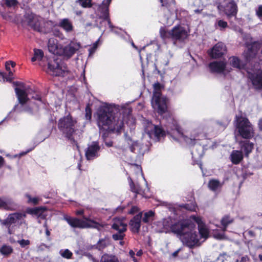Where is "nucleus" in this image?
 <instances>
[{"label":"nucleus","instance_id":"obj_1","mask_svg":"<svg viewBox=\"0 0 262 262\" xmlns=\"http://www.w3.org/2000/svg\"><path fill=\"white\" fill-rule=\"evenodd\" d=\"M113 108L107 105L100 106L97 111V122L100 130L103 132L120 133L124 125L123 117L120 114L114 116Z\"/></svg>","mask_w":262,"mask_h":262},{"label":"nucleus","instance_id":"obj_2","mask_svg":"<svg viewBox=\"0 0 262 262\" xmlns=\"http://www.w3.org/2000/svg\"><path fill=\"white\" fill-rule=\"evenodd\" d=\"M171 229L186 246L193 248L200 246V235L197 234L195 224L192 221L187 220L176 223Z\"/></svg>","mask_w":262,"mask_h":262},{"label":"nucleus","instance_id":"obj_3","mask_svg":"<svg viewBox=\"0 0 262 262\" xmlns=\"http://www.w3.org/2000/svg\"><path fill=\"white\" fill-rule=\"evenodd\" d=\"M233 124L236 138L238 136L245 139H250L254 137V132L252 123L241 111L236 114Z\"/></svg>","mask_w":262,"mask_h":262},{"label":"nucleus","instance_id":"obj_4","mask_svg":"<svg viewBox=\"0 0 262 262\" xmlns=\"http://www.w3.org/2000/svg\"><path fill=\"white\" fill-rule=\"evenodd\" d=\"M58 127L66 138L75 142L77 127L76 119L74 118L70 114H68L59 120Z\"/></svg>","mask_w":262,"mask_h":262},{"label":"nucleus","instance_id":"obj_5","mask_svg":"<svg viewBox=\"0 0 262 262\" xmlns=\"http://www.w3.org/2000/svg\"><path fill=\"white\" fill-rule=\"evenodd\" d=\"M143 126L144 133L143 138L148 141V139H152L155 142L159 141L161 137L165 136V132L158 125L153 124L148 120H144Z\"/></svg>","mask_w":262,"mask_h":262},{"label":"nucleus","instance_id":"obj_6","mask_svg":"<svg viewBox=\"0 0 262 262\" xmlns=\"http://www.w3.org/2000/svg\"><path fill=\"white\" fill-rule=\"evenodd\" d=\"M154 94L151 100V104L153 108L157 110L159 114L165 112L167 109L166 99L161 95V85L159 83L154 85Z\"/></svg>","mask_w":262,"mask_h":262},{"label":"nucleus","instance_id":"obj_7","mask_svg":"<svg viewBox=\"0 0 262 262\" xmlns=\"http://www.w3.org/2000/svg\"><path fill=\"white\" fill-rule=\"evenodd\" d=\"M84 219L85 220H81L77 218L64 217V220L71 227L73 228H94L100 230L101 228L103 226V225H101L93 220H89L86 217H84Z\"/></svg>","mask_w":262,"mask_h":262},{"label":"nucleus","instance_id":"obj_8","mask_svg":"<svg viewBox=\"0 0 262 262\" xmlns=\"http://www.w3.org/2000/svg\"><path fill=\"white\" fill-rule=\"evenodd\" d=\"M68 70L66 64L57 59L48 62V67L47 72L55 76H63Z\"/></svg>","mask_w":262,"mask_h":262},{"label":"nucleus","instance_id":"obj_9","mask_svg":"<svg viewBox=\"0 0 262 262\" xmlns=\"http://www.w3.org/2000/svg\"><path fill=\"white\" fill-rule=\"evenodd\" d=\"M261 47L260 43L254 42L248 46V50L244 53L246 60L248 62H255L262 60L261 56L257 54Z\"/></svg>","mask_w":262,"mask_h":262},{"label":"nucleus","instance_id":"obj_10","mask_svg":"<svg viewBox=\"0 0 262 262\" xmlns=\"http://www.w3.org/2000/svg\"><path fill=\"white\" fill-rule=\"evenodd\" d=\"M248 77L256 89H262V69L259 64L256 68L247 71Z\"/></svg>","mask_w":262,"mask_h":262},{"label":"nucleus","instance_id":"obj_11","mask_svg":"<svg viewBox=\"0 0 262 262\" xmlns=\"http://www.w3.org/2000/svg\"><path fill=\"white\" fill-rule=\"evenodd\" d=\"M224 4H219L217 9L223 11L228 18L235 17L237 12V6L234 0H224Z\"/></svg>","mask_w":262,"mask_h":262},{"label":"nucleus","instance_id":"obj_12","mask_svg":"<svg viewBox=\"0 0 262 262\" xmlns=\"http://www.w3.org/2000/svg\"><path fill=\"white\" fill-rule=\"evenodd\" d=\"M24 21L34 30L41 32V23L42 21L41 17L33 13L27 12L24 16Z\"/></svg>","mask_w":262,"mask_h":262},{"label":"nucleus","instance_id":"obj_13","mask_svg":"<svg viewBox=\"0 0 262 262\" xmlns=\"http://www.w3.org/2000/svg\"><path fill=\"white\" fill-rule=\"evenodd\" d=\"M15 85L17 86L15 88L17 99L19 103L23 105L29 100L27 93L28 88L25 86L23 83L16 82Z\"/></svg>","mask_w":262,"mask_h":262},{"label":"nucleus","instance_id":"obj_14","mask_svg":"<svg viewBox=\"0 0 262 262\" xmlns=\"http://www.w3.org/2000/svg\"><path fill=\"white\" fill-rule=\"evenodd\" d=\"M81 47L79 42L71 41L68 45L61 46L60 55L68 58L71 57Z\"/></svg>","mask_w":262,"mask_h":262},{"label":"nucleus","instance_id":"obj_15","mask_svg":"<svg viewBox=\"0 0 262 262\" xmlns=\"http://www.w3.org/2000/svg\"><path fill=\"white\" fill-rule=\"evenodd\" d=\"M26 216V214L25 213L15 212L10 214L5 220L0 219V223L6 227H10L12 224L23 220Z\"/></svg>","mask_w":262,"mask_h":262},{"label":"nucleus","instance_id":"obj_16","mask_svg":"<svg viewBox=\"0 0 262 262\" xmlns=\"http://www.w3.org/2000/svg\"><path fill=\"white\" fill-rule=\"evenodd\" d=\"M172 39L175 41H183L187 38L188 32L186 30L181 27L177 26L172 29Z\"/></svg>","mask_w":262,"mask_h":262},{"label":"nucleus","instance_id":"obj_17","mask_svg":"<svg viewBox=\"0 0 262 262\" xmlns=\"http://www.w3.org/2000/svg\"><path fill=\"white\" fill-rule=\"evenodd\" d=\"M100 149L98 142H93L88 145L85 150V157L88 160H93L98 156V152Z\"/></svg>","mask_w":262,"mask_h":262},{"label":"nucleus","instance_id":"obj_18","mask_svg":"<svg viewBox=\"0 0 262 262\" xmlns=\"http://www.w3.org/2000/svg\"><path fill=\"white\" fill-rule=\"evenodd\" d=\"M226 50L225 45L222 42H219L209 51V54L212 58H217L224 55L226 52Z\"/></svg>","mask_w":262,"mask_h":262},{"label":"nucleus","instance_id":"obj_19","mask_svg":"<svg viewBox=\"0 0 262 262\" xmlns=\"http://www.w3.org/2000/svg\"><path fill=\"white\" fill-rule=\"evenodd\" d=\"M18 207V205L12 199L9 198H0V208L7 210L13 211Z\"/></svg>","mask_w":262,"mask_h":262},{"label":"nucleus","instance_id":"obj_20","mask_svg":"<svg viewBox=\"0 0 262 262\" xmlns=\"http://www.w3.org/2000/svg\"><path fill=\"white\" fill-rule=\"evenodd\" d=\"M191 218L198 224V230L201 236L206 238L208 237V231L205 224L202 222L201 219L195 216H192Z\"/></svg>","mask_w":262,"mask_h":262},{"label":"nucleus","instance_id":"obj_21","mask_svg":"<svg viewBox=\"0 0 262 262\" xmlns=\"http://www.w3.org/2000/svg\"><path fill=\"white\" fill-rule=\"evenodd\" d=\"M142 217V213L140 212L132 219L129 222L131 230L133 232L138 233L141 226V221Z\"/></svg>","mask_w":262,"mask_h":262},{"label":"nucleus","instance_id":"obj_22","mask_svg":"<svg viewBox=\"0 0 262 262\" xmlns=\"http://www.w3.org/2000/svg\"><path fill=\"white\" fill-rule=\"evenodd\" d=\"M112 228L116 231H126L127 224L124 223V219L115 218L113 220Z\"/></svg>","mask_w":262,"mask_h":262},{"label":"nucleus","instance_id":"obj_23","mask_svg":"<svg viewBox=\"0 0 262 262\" xmlns=\"http://www.w3.org/2000/svg\"><path fill=\"white\" fill-rule=\"evenodd\" d=\"M111 0H104L103 1L102 5L99 6L101 12L103 13V16L106 20H108V23L110 28L113 26L111 24L110 19L108 18V6L111 3Z\"/></svg>","mask_w":262,"mask_h":262},{"label":"nucleus","instance_id":"obj_24","mask_svg":"<svg viewBox=\"0 0 262 262\" xmlns=\"http://www.w3.org/2000/svg\"><path fill=\"white\" fill-rule=\"evenodd\" d=\"M226 64L223 61H214L209 64L210 70L212 72L221 73L225 69Z\"/></svg>","mask_w":262,"mask_h":262},{"label":"nucleus","instance_id":"obj_25","mask_svg":"<svg viewBox=\"0 0 262 262\" xmlns=\"http://www.w3.org/2000/svg\"><path fill=\"white\" fill-rule=\"evenodd\" d=\"M239 144L241 147V150L245 153V156L248 157L249 154L252 151L254 148V144L249 141H241Z\"/></svg>","mask_w":262,"mask_h":262},{"label":"nucleus","instance_id":"obj_26","mask_svg":"<svg viewBox=\"0 0 262 262\" xmlns=\"http://www.w3.org/2000/svg\"><path fill=\"white\" fill-rule=\"evenodd\" d=\"M61 46L56 45L54 39L50 38L48 41V49L50 52L53 54L60 55Z\"/></svg>","mask_w":262,"mask_h":262},{"label":"nucleus","instance_id":"obj_27","mask_svg":"<svg viewBox=\"0 0 262 262\" xmlns=\"http://www.w3.org/2000/svg\"><path fill=\"white\" fill-rule=\"evenodd\" d=\"M229 64L233 68L242 70L245 68V64L239 58L232 56L229 59Z\"/></svg>","mask_w":262,"mask_h":262},{"label":"nucleus","instance_id":"obj_28","mask_svg":"<svg viewBox=\"0 0 262 262\" xmlns=\"http://www.w3.org/2000/svg\"><path fill=\"white\" fill-rule=\"evenodd\" d=\"M243 158V156L242 151L234 150L231 154V160L233 164H238Z\"/></svg>","mask_w":262,"mask_h":262},{"label":"nucleus","instance_id":"obj_29","mask_svg":"<svg viewBox=\"0 0 262 262\" xmlns=\"http://www.w3.org/2000/svg\"><path fill=\"white\" fill-rule=\"evenodd\" d=\"M59 26L67 32H71L73 30L72 23L67 18L62 19L59 23Z\"/></svg>","mask_w":262,"mask_h":262},{"label":"nucleus","instance_id":"obj_30","mask_svg":"<svg viewBox=\"0 0 262 262\" xmlns=\"http://www.w3.org/2000/svg\"><path fill=\"white\" fill-rule=\"evenodd\" d=\"M191 154L192 155V157L194 158L197 159L201 158L203 154L202 147L200 145H197L192 149Z\"/></svg>","mask_w":262,"mask_h":262},{"label":"nucleus","instance_id":"obj_31","mask_svg":"<svg viewBox=\"0 0 262 262\" xmlns=\"http://www.w3.org/2000/svg\"><path fill=\"white\" fill-rule=\"evenodd\" d=\"M233 221L234 219L229 215H227L224 216L221 220V224L223 227L222 230L224 232L226 231L227 226L232 224Z\"/></svg>","mask_w":262,"mask_h":262},{"label":"nucleus","instance_id":"obj_32","mask_svg":"<svg viewBox=\"0 0 262 262\" xmlns=\"http://www.w3.org/2000/svg\"><path fill=\"white\" fill-rule=\"evenodd\" d=\"M222 184L220 182L216 180H211L208 183L209 188L215 191L222 187Z\"/></svg>","mask_w":262,"mask_h":262},{"label":"nucleus","instance_id":"obj_33","mask_svg":"<svg viewBox=\"0 0 262 262\" xmlns=\"http://www.w3.org/2000/svg\"><path fill=\"white\" fill-rule=\"evenodd\" d=\"M43 51L40 49H34V56L31 58V61L34 62L36 60H41L43 57Z\"/></svg>","mask_w":262,"mask_h":262},{"label":"nucleus","instance_id":"obj_34","mask_svg":"<svg viewBox=\"0 0 262 262\" xmlns=\"http://www.w3.org/2000/svg\"><path fill=\"white\" fill-rule=\"evenodd\" d=\"M12 252L13 249L10 246L4 245L0 248L1 253L5 256H9Z\"/></svg>","mask_w":262,"mask_h":262},{"label":"nucleus","instance_id":"obj_35","mask_svg":"<svg viewBox=\"0 0 262 262\" xmlns=\"http://www.w3.org/2000/svg\"><path fill=\"white\" fill-rule=\"evenodd\" d=\"M125 141L129 146V149L132 152H135L136 147L138 146L137 142L133 141L129 136L125 137Z\"/></svg>","mask_w":262,"mask_h":262},{"label":"nucleus","instance_id":"obj_36","mask_svg":"<svg viewBox=\"0 0 262 262\" xmlns=\"http://www.w3.org/2000/svg\"><path fill=\"white\" fill-rule=\"evenodd\" d=\"M154 212L151 210L144 213L142 219L143 221L145 223H148L151 222L154 220Z\"/></svg>","mask_w":262,"mask_h":262},{"label":"nucleus","instance_id":"obj_37","mask_svg":"<svg viewBox=\"0 0 262 262\" xmlns=\"http://www.w3.org/2000/svg\"><path fill=\"white\" fill-rule=\"evenodd\" d=\"M100 262H118V260L115 256L105 254L102 256Z\"/></svg>","mask_w":262,"mask_h":262},{"label":"nucleus","instance_id":"obj_38","mask_svg":"<svg viewBox=\"0 0 262 262\" xmlns=\"http://www.w3.org/2000/svg\"><path fill=\"white\" fill-rule=\"evenodd\" d=\"M172 30L168 31L161 28L160 30L161 37L163 39L171 38L172 39Z\"/></svg>","mask_w":262,"mask_h":262},{"label":"nucleus","instance_id":"obj_39","mask_svg":"<svg viewBox=\"0 0 262 262\" xmlns=\"http://www.w3.org/2000/svg\"><path fill=\"white\" fill-rule=\"evenodd\" d=\"M163 229L161 231V232L167 233L170 231H171V227L172 225H170L169 220H165L163 221ZM174 224H173V225Z\"/></svg>","mask_w":262,"mask_h":262},{"label":"nucleus","instance_id":"obj_40","mask_svg":"<svg viewBox=\"0 0 262 262\" xmlns=\"http://www.w3.org/2000/svg\"><path fill=\"white\" fill-rule=\"evenodd\" d=\"M124 232L125 231H118L117 233L112 235L113 238L115 241L123 239L125 236Z\"/></svg>","mask_w":262,"mask_h":262},{"label":"nucleus","instance_id":"obj_41","mask_svg":"<svg viewBox=\"0 0 262 262\" xmlns=\"http://www.w3.org/2000/svg\"><path fill=\"white\" fill-rule=\"evenodd\" d=\"M76 2L78 3L83 8L91 7L92 6L91 0H77Z\"/></svg>","mask_w":262,"mask_h":262},{"label":"nucleus","instance_id":"obj_42","mask_svg":"<svg viewBox=\"0 0 262 262\" xmlns=\"http://www.w3.org/2000/svg\"><path fill=\"white\" fill-rule=\"evenodd\" d=\"M102 138L103 139V141L105 143V144L107 147H111L113 146V142L111 140L107 139V134H106V132L102 133Z\"/></svg>","mask_w":262,"mask_h":262},{"label":"nucleus","instance_id":"obj_43","mask_svg":"<svg viewBox=\"0 0 262 262\" xmlns=\"http://www.w3.org/2000/svg\"><path fill=\"white\" fill-rule=\"evenodd\" d=\"M130 187L131 190L133 192L137 193H141V189L140 188L138 185H135L132 180H130Z\"/></svg>","mask_w":262,"mask_h":262},{"label":"nucleus","instance_id":"obj_44","mask_svg":"<svg viewBox=\"0 0 262 262\" xmlns=\"http://www.w3.org/2000/svg\"><path fill=\"white\" fill-rule=\"evenodd\" d=\"M60 255L64 258H70L72 256V253L68 249H66L63 251H60Z\"/></svg>","mask_w":262,"mask_h":262},{"label":"nucleus","instance_id":"obj_45","mask_svg":"<svg viewBox=\"0 0 262 262\" xmlns=\"http://www.w3.org/2000/svg\"><path fill=\"white\" fill-rule=\"evenodd\" d=\"M108 244V242L105 239H101L97 243V248L99 250L103 249Z\"/></svg>","mask_w":262,"mask_h":262},{"label":"nucleus","instance_id":"obj_46","mask_svg":"<svg viewBox=\"0 0 262 262\" xmlns=\"http://www.w3.org/2000/svg\"><path fill=\"white\" fill-rule=\"evenodd\" d=\"M5 5L8 7H14L17 5V0H3Z\"/></svg>","mask_w":262,"mask_h":262},{"label":"nucleus","instance_id":"obj_47","mask_svg":"<svg viewBox=\"0 0 262 262\" xmlns=\"http://www.w3.org/2000/svg\"><path fill=\"white\" fill-rule=\"evenodd\" d=\"M26 196L28 198V203H32L33 204H36L38 203V199L37 198H32L31 195L29 194H26Z\"/></svg>","mask_w":262,"mask_h":262},{"label":"nucleus","instance_id":"obj_48","mask_svg":"<svg viewBox=\"0 0 262 262\" xmlns=\"http://www.w3.org/2000/svg\"><path fill=\"white\" fill-rule=\"evenodd\" d=\"M45 209L43 208H36L33 210H32L31 213L32 214H34L35 215H38L39 216H41V214L44 211Z\"/></svg>","mask_w":262,"mask_h":262},{"label":"nucleus","instance_id":"obj_49","mask_svg":"<svg viewBox=\"0 0 262 262\" xmlns=\"http://www.w3.org/2000/svg\"><path fill=\"white\" fill-rule=\"evenodd\" d=\"M163 7H168L174 3L173 0H160Z\"/></svg>","mask_w":262,"mask_h":262},{"label":"nucleus","instance_id":"obj_50","mask_svg":"<svg viewBox=\"0 0 262 262\" xmlns=\"http://www.w3.org/2000/svg\"><path fill=\"white\" fill-rule=\"evenodd\" d=\"M98 41H99V40H98L97 41L93 43V46L91 48L89 49V51L90 55L93 54L95 52L96 49L98 47Z\"/></svg>","mask_w":262,"mask_h":262},{"label":"nucleus","instance_id":"obj_51","mask_svg":"<svg viewBox=\"0 0 262 262\" xmlns=\"http://www.w3.org/2000/svg\"><path fill=\"white\" fill-rule=\"evenodd\" d=\"M256 14L257 17L262 20V6H259L256 9Z\"/></svg>","mask_w":262,"mask_h":262},{"label":"nucleus","instance_id":"obj_52","mask_svg":"<svg viewBox=\"0 0 262 262\" xmlns=\"http://www.w3.org/2000/svg\"><path fill=\"white\" fill-rule=\"evenodd\" d=\"M17 242L19 244L21 247H25L30 244V241L29 240L21 239L18 241Z\"/></svg>","mask_w":262,"mask_h":262},{"label":"nucleus","instance_id":"obj_53","mask_svg":"<svg viewBox=\"0 0 262 262\" xmlns=\"http://www.w3.org/2000/svg\"><path fill=\"white\" fill-rule=\"evenodd\" d=\"M217 25L221 28H225L227 27V23L226 21L223 20H220L217 21Z\"/></svg>","mask_w":262,"mask_h":262},{"label":"nucleus","instance_id":"obj_54","mask_svg":"<svg viewBox=\"0 0 262 262\" xmlns=\"http://www.w3.org/2000/svg\"><path fill=\"white\" fill-rule=\"evenodd\" d=\"M213 236L219 239H223L225 238V235L224 233H216L213 235Z\"/></svg>","mask_w":262,"mask_h":262},{"label":"nucleus","instance_id":"obj_55","mask_svg":"<svg viewBox=\"0 0 262 262\" xmlns=\"http://www.w3.org/2000/svg\"><path fill=\"white\" fill-rule=\"evenodd\" d=\"M226 255V253H223L221 254L219 257L217 259V260L219 262H224L225 259V256Z\"/></svg>","mask_w":262,"mask_h":262},{"label":"nucleus","instance_id":"obj_56","mask_svg":"<svg viewBox=\"0 0 262 262\" xmlns=\"http://www.w3.org/2000/svg\"><path fill=\"white\" fill-rule=\"evenodd\" d=\"M138 211V208L136 206H133L131 208L130 210L129 211V213L130 214H134L136 212H137Z\"/></svg>","mask_w":262,"mask_h":262},{"label":"nucleus","instance_id":"obj_57","mask_svg":"<svg viewBox=\"0 0 262 262\" xmlns=\"http://www.w3.org/2000/svg\"><path fill=\"white\" fill-rule=\"evenodd\" d=\"M85 111H86V114H85L86 118L88 119H91V112H90L89 108H88V107H86L85 109Z\"/></svg>","mask_w":262,"mask_h":262},{"label":"nucleus","instance_id":"obj_58","mask_svg":"<svg viewBox=\"0 0 262 262\" xmlns=\"http://www.w3.org/2000/svg\"><path fill=\"white\" fill-rule=\"evenodd\" d=\"M194 139H192L191 138H188L186 140V141L187 142V143L190 144H194Z\"/></svg>","mask_w":262,"mask_h":262},{"label":"nucleus","instance_id":"obj_59","mask_svg":"<svg viewBox=\"0 0 262 262\" xmlns=\"http://www.w3.org/2000/svg\"><path fill=\"white\" fill-rule=\"evenodd\" d=\"M5 67H6V69L7 70V71H9V74H11V72L10 71V68L9 67V62H6Z\"/></svg>","mask_w":262,"mask_h":262},{"label":"nucleus","instance_id":"obj_60","mask_svg":"<svg viewBox=\"0 0 262 262\" xmlns=\"http://www.w3.org/2000/svg\"><path fill=\"white\" fill-rule=\"evenodd\" d=\"M249 260V258L247 256L242 257L239 262H247Z\"/></svg>","mask_w":262,"mask_h":262},{"label":"nucleus","instance_id":"obj_61","mask_svg":"<svg viewBox=\"0 0 262 262\" xmlns=\"http://www.w3.org/2000/svg\"><path fill=\"white\" fill-rule=\"evenodd\" d=\"M258 127L259 129L262 131V118L259 120Z\"/></svg>","mask_w":262,"mask_h":262},{"label":"nucleus","instance_id":"obj_62","mask_svg":"<svg viewBox=\"0 0 262 262\" xmlns=\"http://www.w3.org/2000/svg\"><path fill=\"white\" fill-rule=\"evenodd\" d=\"M129 254L132 258L134 257L135 255V252L132 250H130L129 252Z\"/></svg>","mask_w":262,"mask_h":262},{"label":"nucleus","instance_id":"obj_63","mask_svg":"<svg viewBox=\"0 0 262 262\" xmlns=\"http://www.w3.org/2000/svg\"><path fill=\"white\" fill-rule=\"evenodd\" d=\"M4 161V159L2 157L0 156V167L3 165Z\"/></svg>","mask_w":262,"mask_h":262},{"label":"nucleus","instance_id":"obj_64","mask_svg":"<svg viewBox=\"0 0 262 262\" xmlns=\"http://www.w3.org/2000/svg\"><path fill=\"white\" fill-rule=\"evenodd\" d=\"M202 9H194V12L195 13H200L201 11H202Z\"/></svg>","mask_w":262,"mask_h":262}]
</instances>
